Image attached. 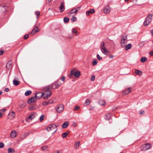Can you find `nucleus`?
Listing matches in <instances>:
<instances>
[{
    "label": "nucleus",
    "instance_id": "47",
    "mask_svg": "<svg viewBox=\"0 0 153 153\" xmlns=\"http://www.w3.org/2000/svg\"><path fill=\"white\" fill-rule=\"evenodd\" d=\"M26 106V104L25 103H24L21 105L20 107L21 108H23L25 107Z\"/></svg>",
    "mask_w": 153,
    "mask_h": 153
},
{
    "label": "nucleus",
    "instance_id": "15",
    "mask_svg": "<svg viewBox=\"0 0 153 153\" xmlns=\"http://www.w3.org/2000/svg\"><path fill=\"white\" fill-rule=\"evenodd\" d=\"M39 30L38 28V27L35 26L34 28L32 30L31 33L32 35H33L35 33H37L39 32Z\"/></svg>",
    "mask_w": 153,
    "mask_h": 153
},
{
    "label": "nucleus",
    "instance_id": "56",
    "mask_svg": "<svg viewBox=\"0 0 153 153\" xmlns=\"http://www.w3.org/2000/svg\"><path fill=\"white\" fill-rule=\"evenodd\" d=\"M149 53L151 55H153V51H150Z\"/></svg>",
    "mask_w": 153,
    "mask_h": 153
},
{
    "label": "nucleus",
    "instance_id": "28",
    "mask_svg": "<svg viewBox=\"0 0 153 153\" xmlns=\"http://www.w3.org/2000/svg\"><path fill=\"white\" fill-rule=\"evenodd\" d=\"M13 82V84L15 86H17L19 84V81L16 80L14 79Z\"/></svg>",
    "mask_w": 153,
    "mask_h": 153
},
{
    "label": "nucleus",
    "instance_id": "27",
    "mask_svg": "<svg viewBox=\"0 0 153 153\" xmlns=\"http://www.w3.org/2000/svg\"><path fill=\"white\" fill-rule=\"evenodd\" d=\"M135 73L140 76L142 74V72L141 71L138 70L135 71Z\"/></svg>",
    "mask_w": 153,
    "mask_h": 153
},
{
    "label": "nucleus",
    "instance_id": "38",
    "mask_svg": "<svg viewBox=\"0 0 153 153\" xmlns=\"http://www.w3.org/2000/svg\"><path fill=\"white\" fill-rule=\"evenodd\" d=\"M35 13L37 16H36L37 18H39V16L40 14V12L39 11H36L35 12Z\"/></svg>",
    "mask_w": 153,
    "mask_h": 153
},
{
    "label": "nucleus",
    "instance_id": "18",
    "mask_svg": "<svg viewBox=\"0 0 153 153\" xmlns=\"http://www.w3.org/2000/svg\"><path fill=\"white\" fill-rule=\"evenodd\" d=\"M51 89L50 87V86H49L48 87H47V89L46 90V91L44 92V94L45 95H47V94L48 95L50 93V96L51 94V92L49 90V89Z\"/></svg>",
    "mask_w": 153,
    "mask_h": 153
},
{
    "label": "nucleus",
    "instance_id": "5",
    "mask_svg": "<svg viewBox=\"0 0 153 153\" xmlns=\"http://www.w3.org/2000/svg\"><path fill=\"white\" fill-rule=\"evenodd\" d=\"M61 85V82H59V80H58L55 83H53L52 84L50 85L49 86L51 88L55 89L58 88Z\"/></svg>",
    "mask_w": 153,
    "mask_h": 153
},
{
    "label": "nucleus",
    "instance_id": "21",
    "mask_svg": "<svg viewBox=\"0 0 153 153\" xmlns=\"http://www.w3.org/2000/svg\"><path fill=\"white\" fill-rule=\"evenodd\" d=\"M111 114L110 113L106 114L105 116V119L107 120H109L111 118Z\"/></svg>",
    "mask_w": 153,
    "mask_h": 153
},
{
    "label": "nucleus",
    "instance_id": "2",
    "mask_svg": "<svg viewBox=\"0 0 153 153\" xmlns=\"http://www.w3.org/2000/svg\"><path fill=\"white\" fill-rule=\"evenodd\" d=\"M100 49L104 55H108L109 53V52L108 51L105 47L104 42H102L100 45Z\"/></svg>",
    "mask_w": 153,
    "mask_h": 153
},
{
    "label": "nucleus",
    "instance_id": "23",
    "mask_svg": "<svg viewBox=\"0 0 153 153\" xmlns=\"http://www.w3.org/2000/svg\"><path fill=\"white\" fill-rule=\"evenodd\" d=\"M68 121H66L62 125V128H66L68 126Z\"/></svg>",
    "mask_w": 153,
    "mask_h": 153
},
{
    "label": "nucleus",
    "instance_id": "31",
    "mask_svg": "<svg viewBox=\"0 0 153 153\" xmlns=\"http://www.w3.org/2000/svg\"><path fill=\"white\" fill-rule=\"evenodd\" d=\"M48 147L47 146H42V149L43 151H46L48 150Z\"/></svg>",
    "mask_w": 153,
    "mask_h": 153
},
{
    "label": "nucleus",
    "instance_id": "62",
    "mask_svg": "<svg viewBox=\"0 0 153 153\" xmlns=\"http://www.w3.org/2000/svg\"><path fill=\"white\" fill-rule=\"evenodd\" d=\"M151 33L153 36V29H152L151 31Z\"/></svg>",
    "mask_w": 153,
    "mask_h": 153
},
{
    "label": "nucleus",
    "instance_id": "46",
    "mask_svg": "<svg viewBox=\"0 0 153 153\" xmlns=\"http://www.w3.org/2000/svg\"><path fill=\"white\" fill-rule=\"evenodd\" d=\"M95 79V76L94 75H92L91 78V80L92 81H94Z\"/></svg>",
    "mask_w": 153,
    "mask_h": 153
},
{
    "label": "nucleus",
    "instance_id": "3",
    "mask_svg": "<svg viewBox=\"0 0 153 153\" xmlns=\"http://www.w3.org/2000/svg\"><path fill=\"white\" fill-rule=\"evenodd\" d=\"M57 126L55 124H52L49 125L47 127L46 130L48 131H52L53 132L52 134L55 133L57 130Z\"/></svg>",
    "mask_w": 153,
    "mask_h": 153
},
{
    "label": "nucleus",
    "instance_id": "34",
    "mask_svg": "<svg viewBox=\"0 0 153 153\" xmlns=\"http://www.w3.org/2000/svg\"><path fill=\"white\" fill-rule=\"evenodd\" d=\"M67 132H65L64 133H63L62 135V136L63 138H65L69 134L68 132H67Z\"/></svg>",
    "mask_w": 153,
    "mask_h": 153
},
{
    "label": "nucleus",
    "instance_id": "1",
    "mask_svg": "<svg viewBox=\"0 0 153 153\" xmlns=\"http://www.w3.org/2000/svg\"><path fill=\"white\" fill-rule=\"evenodd\" d=\"M121 46L122 48H124L125 46L126 45L127 43V35L126 34H123L121 36Z\"/></svg>",
    "mask_w": 153,
    "mask_h": 153
},
{
    "label": "nucleus",
    "instance_id": "20",
    "mask_svg": "<svg viewBox=\"0 0 153 153\" xmlns=\"http://www.w3.org/2000/svg\"><path fill=\"white\" fill-rule=\"evenodd\" d=\"M16 131L13 130L10 133V136L12 138H14L16 137Z\"/></svg>",
    "mask_w": 153,
    "mask_h": 153
},
{
    "label": "nucleus",
    "instance_id": "41",
    "mask_svg": "<svg viewBox=\"0 0 153 153\" xmlns=\"http://www.w3.org/2000/svg\"><path fill=\"white\" fill-rule=\"evenodd\" d=\"M49 103L48 102H44L42 103V105L44 106H45L47 105Z\"/></svg>",
    "mask_w": 153,
    "mask_h": 153
},
{
    "label": "nucleus",
    "instance_id": "16",
    "mask_svg": "<svg viewBox=\"0 0 153 153\" xmlns=\"http://www.w3.org/2000/svg\"><path fill=\"white\" fill-rule=\"evenodd\" d=\"M95 11L93 9H92L90 10L87 11L86 12V15L87 16H89L90 14H93L95 13Z\"/></svg>",
    "mask_w": 153,
    "mask_h": 153
},
{
    "label": "nucleus",
    "instance_id": "60",
    "mask_svg": "<svg viewBox=\"0 0 153 153\" xmlns=\"http://www.w3.org/2000/svg\"><path fill=\"white\" fill-rule=\"evenodd\" d=\"M53 153H59V152L58 151H55Z\"/></svg>",
    "mask_w": 153,
    "mask_h": 153
},
{
    "label": "nucleus",
    "instance_id": "42",
    "mask_svg": "<svg viewBox=\"0 0 153 153\" xmlns=\"http://www.w3.org/2000/svg\"><path fill=\"white\" fill-rule=\"evenodd\" d=\"M71 20L73 22H74L76 20V18L75 16H73L71 18Z\"/></svg>",
    "mask_w": 153,
    "mask_h": 153
},
{
    "label": "nucleus",
    "instance_id": "35",
    "mask_svg": "<svg viewBox=\"0 0 153 153\" xmlns=\"http://www.w3.org/2000/svg\"><path fill=\"white\" fill-rule=\"evenodd\" d=\"M54 102H55V100L54 99H51L50 100L48 101V103L49 104L53 103Z\"/></svg>",
    "mask_w": 153,
    "mask_h": 153
},
{
    "label": "nucleus",
    "instance_id": "14",
    "mask_svg": "<svg viewBox=\"0 0 153 153\" xmlns=\"http://www.w3.org/2000/svg\"><path fill=\"white\" fill-rule=\"evenodd\" d=\"M110 8L108 5L105 7L104 9V12L105 13H108L110 12Z\"/></svg>",
    "mask_w": 153,
    "mask_h": 153
},
{
    "label": "nucleus",
    "instance_id": "55",
    "mask_svg": "<svg viewBox=\"0 0 153 153\" xmlns=\"http://www.w3.org/2000/svg\"><path fill=\"white\" fill-rule=\"evenodd\" d=\"M6 111V109L4 108L1 110V112H4Z\"/></svg>",
    "mask_w": 153,
    "mask_h": 153
},
{
    "label": "nucleus",
    "instance_id": "26",
    "mask_svg": "<svg viewBox=\"0 0 153 153\" xmlns=\"http://www.w3.org/2000/svg\"><path fill=\"white\" fill-rule=\"evenodd\" d=\"M8 152L9 153H14L15 151L13 149L9 148L7 150Z\"/></svg>",
    "mask_w": 153,
    "mask_h": 153
},
{
    "label": "nucleus",
    "instance_id": "61",
    "mask_svg": "<svg viewBox=\"0 0 153 153\" xmlns=\"http://www.w3.org/2000/svg\"><path fill=\"white\" fill-rule=\"evenodd\" d=\"M30 109L31 110H32L33 109V107H31L30 108Z\"/></svg>",
    "mask_w": 153,
    "mask_h": 153
},
{
    "label": "nucleus",
    "instance_id": "6",
    "mask_svg": "<svg viewBox=\"0 0 153 153\" xmlns=\"http://www.w3.org/2000/svg\"><path fill=\"white\" fill-rule=\"evenodd\" d=\"M64 108V105H63L61 104L56 106V110L57 112L60 113L63 111Z\"/></svg>",
    "mask_w": 153,
    "mask_h": 153
},
{
    "label": "nucleus",
    "instance_id": "53",
    "mask_svg": "<svg viewBox=\"0 0 153 153\" xmlns=\"http://www.w3.org/2000/svg\"><path fill=\"white\" fill-rule=\"evenodd\" d=\"M144 113V111L141 110L140 112V114H143Z\"/></svg>",
    "mask_w": 153,
    "mask_h": 153
},
{
    "label": "nucleus",
    "instance_id": "54",
    "mask_svg": "<svg viewBox=\"0 0 153 153\" xmlns=\"http://www.w3.org/2000/svg\"><path fill=\"white\" fill-rule=\"evenodd\" d=\"M3 53V51L2 50L0 51V55H2Z\"/></svg>",
    "mask_w": 153,
    "mask_h": 153
},
{
    "label": "nucleus",
    "instance_id": "17",
    "mask_svg": "<svg viewBox=\"0 0 153 153\" xmlns=\"http://www.w3.org/2000/svg\"><path fill=\"white\" fill-rule=\"evenodd\" d=\"M29 134L27 132H25L22 134L21 136V139L23 140L26 138L29 135Z\"/></svg>",
    "mask_w": 153,
    "mask_h": 153
},
{
    "label": "nucleus",
    "instance_id": "40",
    "mask_svg": "<svg viewBox=\"0 0 153 153\" xmlns=\"http://www.w3.org/2000/svg\"><path fill=\"white\" fill-rule=\"evenodd\" d=\"M44 115H41V116H40V118H39V120H40V121L42 122V120L44 119Z\"/></svg>",
    "mask_w": 153,
    "mask_h": 153
},
{
    "label": "nucleus",
    "instance_id": "58",
    "mask_svg": "<svg viewBox=\"0 0 153 153\" xmlns=\"http://www.w3.org/2000/svg\"><path fill=\"white\" fill-rule=\"evenodd\" d=\"M3 115L2 114V112H0V117H2Z\"/></svg>",
    "mask_w": 153,
    "mask_h": 153
},
{
    "label": "nucleus",
    "instance_id": "32",
    "mask_svg": "<svg viewBox=\"0 0 153 153\" xmlns=\"http://www.w3.org/2000/svg\"><path fill=\"white\" fill-rule=\"evenodd\" d=\"M50 94H49L48 95L47 94V95H45V94L44 93V95H43V97L44 99H46L48 98V97L50 96Z\"/></svg>",
    "mask_w": 153,
    "mask_h": 153
},
{
    "label": "nucleus",
    "instance_id": "43",
    "mask_svg": "<svg viewBox=\"0 0 153 153\" xmlns=\"http://www.w3.org/2000/svg\"><path fill=\"white\" fill-rule=\"evenodd\" d=\"M97 59L99 60H101L102 59V58L100 56L99 54H97Z\"/></svg>",
    "mask_w": 153,
    "mask_h": 153
},
{
    "label": "nucleus",
    "instance_id": "59",
    "mask_svg": "<svg viewBox=\"0 0 153 153\" xmlns=\"http://www.w3.org/2000/svg\"><path fill=\"white\" fill-rule=\"evenodd\" d=\"M109 57L110 58H113V55H111L109 56Z\"/></svg>",
    "mask_w": 153,
    "mask_h": 153
},
{
    "label": "nucleus",
    "instance_id": "48",
    "mask_svg": "<svg viewBox=\"0 0 153 153\" xmlns=\"http://www.w3.org/2000/svg\"><path fill=\"white\" fill-rule=\"evenodd\" d=\"M28 37H29L28 35L27 34H26L24 36V38L25 39H27L28 38Z\"/></svg>",
    "mask_w": 153,
    "mask_h": 153
},
{
    "label": "nucleus",
    "instance_id": "11",
    "mask_svg": "<svg viewBox=\"0 0 153 153\" xmlns=\"http://www.w3.org/2000/svg\"><path fill=\"white\" fill-rule=\"evenodd\" d=\"M37 99V98H36L35 97H33L30 98L28 100L27 102L29 104H31L33 102H35Z\"/></svg>",
    "mask_w": 153,
    "mask_h": 153
},
{
    "label": "nucleus",
    "instance_id": "33",
    "mask_svg": "<svg viewBox=\"0 0 153 153\" xmlns=\"http://www.w3.org/2000/svg\"><path fill=\"white\" fill-rule=\"evenodd\" d=\"M69 21V19L68 17H65L64 18V22L65 23H68Z\"/></svg>",
    "mask_w": 153,
    "mask_h": 153
},
{
    "label": "nucleus",
    "instance_id": "10",
    "mask_svg": "<svg viewBox=\"0 0 153 153\" xmlns=\"http://www.w3.org/2000/svg\"><path fill=\"white\" fill-rule=\"evenodd\" d=\"M80 8L79 7H77L76 9H73L69 11L68 13L70 15L73 14L74 13H76L79 10Z\"/></svg>",
    "mask_w": 153,
    "mask_h": 153
},
{
    "label": "nucleus",
    "instance_id": "12",
    "mask_svg": "<svg viewBox=\"0 0 153 153\" xmlns=\"http://www.w3.org/2000/svg\"><path fill=\"white\" fill-rule=\"evenodd\" d=\"M59 9L61 13L63 12L65 10V7L64 3L63 2H62L61 3V5L59 7Z\"/></svg>",
    "mask_w": 153,
    "mask_h": 153
},
{
    "label": "nucleus",
    "instance_id": "30",
    "mask_svg": "<svg viewBox=\"0 0 153 153\" xmlns=\"http://www.w3.org/2000/svg\"><path fill=\"white\" fill-rule=\"evenodd\" d=\"M31 93V91H27L25 93V95L26 96H29Z\"/></svg>",
    "mask_w": 153,
    "mask_h": 153
},
{
    "label": "nucleus",
    "instance_id": "7",
    "mask_svg": "<svg viewBox=\"0 0 153 153\" xmlns=\"http://www.w3.org/2000/svg\"><path fill=\"white\" fill-rule=\"evenodd\" d=\"M80 75V72L79 71H76L74 72L73 70H71V71L70 74L69 76L70 78L71 76L72 75H74V76L77 77H79Z\"/></svg>",
    "mask_w": 153,
    "mask_h": 153
},
{
    "label": "nucleus",
    "instance_id": "29",
    "mask_svg": "<svg viewBox=\"0 0 153 153\" xmlns=\"http://www.w3.org/2000/svg\"><path fill=\"white\" fill-rule=\"evenodd\" d=\"M141 62H144L147 60V58L145 57H143L141 59Z\"/></svg>",
    "mask_w": 153,
    "mask_h": 153
},
{
    "label": "nucleus",
    "instance_id": "36",
    "mask_svg": "<svg viewBox=\"0 0 153 153\" xmlns=\"http://www.w3.org/2000/svg\"><path fill=\"white\" fill-rule=\"evenodd\" d=\"M35 116L33 114L30 115L28 117V119L32 120L33 119L35 118Z\"/></svg>",
    "mask_w": 153,
    "mask_h": 153
},
{
    "label": "nucleus",
    "instance_id": "4",
    "mask_svg": "<svg viewBox=\"0 0 153 153\" xmlns=\"http://www.w3.org/2000/svg\"><path fill=\"white\" fill-rule=\"evenodd\" d=\"M153 15L151 14H149L146 18L144 22V25L145 26H147L152 21V18Z\"/></svg>",
    "mask_w": 153,
    "mask_h": 153
},
{
    "label": "nucleus",
    "instance_id": "64",
    "mask_svg": "<svg viewBox=\"0 0 153 153\" xmlns=\"http://www.w3.org/2000/svg\"><path fill=\"white\" fill-rule=\"evenodd\" d=\"M49 3H50L51 0H48Z\"/></svg>",
    "mask_w": 153,
    "mask_h": 153
},
{
    "label": "nucleus",
    "instance_id": "44",
    "mask_svg": "<svg viewBox=\"0 0 153 153\" xmlns=\"http://www.w3.org/2000/svg\"><path fill=\"white\" fill-rule=\"evenodd\" d=\"M80 143V142L79 141H77L76 143V148H78L79 146V144Z\"/></svg>",
    "mask_w": 153,
    "mask_h": 153
},
{
    "label": "nucleus",
    "instance_id": "57",
    "mask_svg": "<svg viewBox=\"0 0 153 153\" xmlns=\"http://www.w3.org/2000/svg\"><path fill=\"white\" fill-rule=\"evenodd\" d=\"M73 126H76V123H74L72 124Z\"/></svg>",
    "mask_w": 153,
    "mask_h": 153
},
{
    "label": "nucleus",
    "instance_id": "45",
    "mask_svg": "<svg viewBox=\"0 0 153 153\" xmlns=\"http://www.w3.org/2000/svg\"><path fill=\"white\" fill-rule=\"evenodd\" d=\"M72 31L74 33L76 34L77 32V30L74 28H73Z\"/></svg>",
    "mask_w": 153,
    "mask_h": 153
},
{
    "label": "nucleus",
    "instance_id": "52",
    "mask_svg": "<svg viewBox=\"0 0 153 153\" xmlns=\"http://www.w3.org/2000/svg\"><path fill=\"white\" fill-rule=\"evenodd\" d=\"M4 91L6 92H8L9 91V89L8 88H6L4 90Z\"/></svg>",
    "mask_w": 153,
    "mask_h": 153
},
{
    "label": "nucleus",
    "instance_id": "19",
    "mask_svg": "<svg viewBox=\"0 0 153 153\" xmlns=\"http://www.w3.org/2000/svg\"><path fill=\"white\" fill-rule=\"evenodd\" d=\"M131 88H126L123 92L124 94H126L129 93L131 91Z\"/></svg>",
    "mask_w": 153,
    "mask_h": 153
},
{
    "label": "nucleus",
    "instance_id": "25",
    "mask_svg": "<svg viewBox=\"0 0 153 153\" xmlns=\"http://www.w3.org/2000/svg\"><path fill=\"white\" fill-rule=\"evenodd\" d=\"M98 103L99 104L101 105H104L105 104V102L102 100H100L99 101Z\"/></svg>",
    "mask_w": 153,
    "mask_h": 153
},
{
    "label": "nucleus",
    "instance_id": "50",
    "mask_svg": "<svg viewBox=\"0 0 153 153\" xmlns=\"http://www.w3.org/2000/svg\"><path fill=\"white\" fill-rule=\"evenodd\" d=\"M61 79L62 81H64L65 79V77L64 76H62L61 77Z\"/></svg>",
    "mask_w": 153,
    "mask_h": 153
},
{
    "label": "nucleus",
    "instance_id": "13",
    "mask_svg": "<svg viewBox=\"0 0 153 153\" xmlns=\"http://www.w3.org/2000/svg\"><path fill=\"white\" fill-rule=\"evenodd\" d=\"M15 113L14 111H12L9 114L8 118L10 119H12L15 117Z\"/></svg>",
    "mask_w": 153,
    "mask_h": 153
},
{
    "label": "nucleus",
    "instance_id": "8",
    "mask_svg": "<svg viewBox=\"0 0 153 153\" xmlns=\"http://www.w3.org/2000/svg\"><path fill=\"white\" fill-rule=\"evenodd\" d=\"M151 146V144L149 143H147L143 145L141 147L143 151H146L150 149Z\"/></svg>",
    "mask_w": 153,
    "mask_h": 153
},
{
    "label": "nucleus",
    "instance_id": "63",
    "mask_svg": "<svg viewBox=\"0 0 153 153\" xmlns=\"http://www.w3.org/2000/svg\"><path fill=\"white\" fill-rule=\"evenodd\" d=\"M2 93V91H0V95H1Z\"/></svg>",
    "mask_w": 153,
    "mask_h": 153
},
{
    "label": "nucleus",
    "instance_id": "51",
    "mask_svg": "<svg viewBox=\"0 0 153 153\" xmlns=\"http://www.w3.org/2000/svg\"><path fill=\"white\" fill-rule=\"evenodd\" d=\"M79 106H76L75 108H74V110H78V109H79Z\"/></svg>",
    "mask_w": 153,
    "mask_h": 153
},
{
    "label": "nucleus",
    "instance_id": "24",
    "mask_svg": "<svg viewBox=\"0 0 153 153\" xmlns=\"http://www.w3.org/2000/svg\"><path fill=\"white\" fill-rule=\"evenodd\" d=\"M132 47V45L131 44H129L125 46V50L126 51H127L128 49H129L131 48Z\"/></svg>",
    "mask_w": 153,
    "mask_h": 153
},
{
    "label": "nucleus",
    "instance_id": "39",
    "mask_svg": "<svg viewBox=\"0 0 153 153\" xmlns=\"http://www.w3.org/2000/svg\"><path fill=\"white\" fill-rule=\"evenodd\" d=\"M97 62H98L97 60L96 59H95L92 62V65H95L97 64Z\"/></svg>",
    "mask_w": 153,
    "mask_h": 153
},
{
    "label": "nucleus",
    "instance_id": "9",
    "mask_svg": "<svg viewBox=\"0 0 153 153\" xmlns=\"http://www.w3.org/2000/svg\"><path fill=\"white\" fill-rule=\"evenodd\" d=\"M44 93L42 92H38L36 93L35 97L37 99H39L43 96Z\"/></svg>",
    "mask_w": 153,
    "mask_h": 153
},
{
    "label": "nucleus",
    "instance_id": "49",
    "mask_svg": "<svg viewBox=\"0 0 153 153\" xmlns=\"http://www.w3.org/2000/svg\"><path fill=\"white\" fill-rule=\"evenodd\" d=\"M4 146V144L2 143H0V148H2Z\"/></svg>",
    "mask_w": 153,
    "mask_h": 153
},
{
    "label": "nucleus",
    "instance_id": "22",
    "mask_svg": "<svg viewBox=\"0 0 153 153\" xmlns=\"http://www.w3.org/2000/svg\"><path fill=\"white\" fill-rule=\"evenodd\" d=\"M12 63L11 61H9L7 62L6 65V67L7 69H9L11 67Z\"/></svg>",
    "mask_w": 153,
    "mask_h": 153
},
{
    "label": "nucleus",
    "instance_id": "37",
    "mask_svg": "<svg viewBox=\"0 0 153 153\" xmlns=\"http://www.w3.org/2000/svg\"><path fill=\"white\" fill-rule=\"evenodd\" d=\"M90 100L89 99H87L86 100L85 104L86 105H88L90 104Z\"/></svg>",
    "mask_w": 153,
    "mask_h": 153
}]
</instances>
